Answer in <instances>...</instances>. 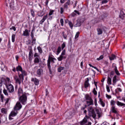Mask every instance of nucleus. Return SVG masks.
Wrapping results in <instances>:
<instances>
[{
    "label": "nucleus",
    "mask_w": 125,
    "mask_h": 125,
    "mask_svg": "<svg viewBox=\"0 0 125 125\" xmlns=\"http://www.w3.org/2000/svg\"><path fill=\"white\" fill-rule=\"evenodd\" d=\"M112 82L113 83H117V75H115L113 77Z\"/></svg>",
    "instance_id": "obj_27"
},
{
    "label": "nucleus",
    "mask_w": 125,
    "mask_h": 125,
    "mask_svg": "<svg viewBox=\"0 0 125 125\" xmlns=\"http://www.w3.org/2000/svg\"><path fill=\"white\" fill-rule=\"evenodd\" d=\"M34 57H35V58L36 57L40 58V55H39V54L38 53H35V54H34Z\"/></svg>",
    "instance_id": "obj_51"
},
{
    "label": "nucleus",
    "mask_w": 125,
    "mask_h": 125,
    "mask_svg": "<svg viewBox=\"0 0 125 125\" xmlns=\"http://www.w3.org/2000/svg\"><path fill=\"white\" fill-rule=\"evenodd\" d=\"M63 58H64V56L61 55L60 57L58 58V61H62L63 60Z\"/></svg>",
    "instance_id": "obj_31"
},
{
    "label": "nucleus",
    "mask_w": 125,
    "mask_h": 125,
    "mask_svg": "<svg viewBox=\"0 0 125 125\" xmlns=\"http://www.w3.org/2000/svg\"><path fill=\"white\" fill-rule=\"evenodd\" d=\"M39 66L41 68H44L45 67V64H44V62H41L39 63Z\"/></svg>",
    "instance_id": "obj_25"
},
{
    "label": "nucleus",
    "mask_w": 125,
    "mask_h": 125,
    "mask_svg": "<svg viewBox=\"0 0 125 125\" xmlns=\"http://www.w3.org/2000/svg\"><path fill=\"white\" fill-rule=\"evenodd\" d=\"M30 11H31V14L32 16L33 17H35V12L34 11V10L31 9Z\"/></svg>",
    "instance_id": "obj_40"
},
{
    "label": "nucleus",
    "mask_w": 125,
    "mask_h": 125,
    "mask_svg": "<svg viewBox=\"0 0 125 125\" xmlns=\"http://www.w3.org/2000/svg\"><path fill=\"white\" fill-rule=\"evenodd\" d=\"M17 114H18V111H17V110H15L14 111H12L10 114L12 117H15V116H17Z\"/></svg>",
    "instance_id": "obj_17"
},
{
    "label": "nucleus",
    "mask_w": 125,
    "mask_h": 125,
    "mask_svg": "<svg viewBox=\"0 0 125 125\" xmlns=\"http://www.w3.org/2000/svg\"><path fill=\"white\" fill-rule=\"evenodd\" d=\"M57 52V55H58V54H59V53H60V52H61V46H59L58 47Z\"/></svg>",
    "instance_id": "obj_30"
},
{
    "label": "nucleus",
    "mask_w": 125,
    "mask_h": 125,
    "mask_svg": "<svg viewBox=\"0 0 125 125\" xmlns=\"http://www.w3.org/2000/svg\"><path fill=\"white\" fill-rule=\"evenodd\" d=\"M65 47H66V44H65V42H63L62 44V49H64V48H65Z\"/></svg>",
    "instance_id": "obj_46"
},
{
    "label": "nucleus",
    "mask_w": 125,
    "mask_h": 125,
    "mask_svg": "<svg viewBox=\"0 0 125 125\" xmlns=\"http://www.w3.org/2000/svg\"><path fill=\"white\" fill-rule=\"evenodd\" d=\"M54 12V10H50L49 13V16H51L53 14V13Z\"/></svg>",
    "instance_id": "obj_49"
},
{
    "label": "nucleus",
    "mask_w": 125,
    "mask_h": 125,
    "mask_svg": "<svg viewBox=\"0 0 125 125\" xmlns=\"http://www.w3.org/2000/svg\"><path fill=\"white\" fill-rule=\"evenodd\" d=\"M10 30H13L14 32L16 31V28L15 26H12L11 28H10Z\"/></svg>",
    "instance_id": "obj_53"
},
{
    "label": "nucleus",
    "mask_w": 125,
    "mask_h": 125,
    "mask_svg": "<svg viewBox=\"0 0 125 125\" xmlns=\"http://www.w3.org/2000/svg\"><path fill=\"white\" fill-rule=\"evenodd\" d=\"M55 60H56V59L53 58L52 57L49 56L48 60H47V67L48 69H49V72L50 74H52V71H51V66L50 65V64L52 62V63H55Z\"/></svg>",
    "instance_id": "obj_2"
},
{
    "label": "nucleus",
    "mask_w": 125,
    "mask_h": 125,
    "mask_svg": "<svg viewBox=\"0 0 125 125\" xmlns=\"http://www.w3.org/2000/svg\"><path fill=\"white\" fill-rule=\"evenodd\" d=\"M74 4V0H68L64 4L63 7L64 8H66L67 9L68 6L69 5H71V4Z\"/></svg>",
    "instance_id": "obj_8"
},
{
    "label": "nucleus",
    "mask_w": 125,
    "mask_h": 125,
    "mask_svg": "<svg viewBox=\"0 0 125 125\" xmlns=\"http://www.w3.org/2000/svg\"><path fill=\"white\" fill-rule=\"evenodd\" d=\"M93 93L94 94V95H97V91H96L95 88H94L93 89Z\"/></svg>",
    "instance_id": "obj_44"
},
{
    "label": "nucleus",
    "mask_w": 125,
    "mask_h": 125,
    "mask_svg": "<svg viewBox=\"0 0 125 125\" xmlns=\"http://www.w3.org/2000/svg\"><path fill=\"white\" fill-rule=\"evenodd\" d=\"M111 110L112 111V113H114V114L118 113V111H117V110H116V108L114 106H112L111 107Z\"/></svg>",
    "instance_id": "obj_20"
},
{
    "label": "nucleus",
    "mask_w": 125,
    "mask_h": 125,
    "mask_svg": "<svg viewBox=\"0 0 125 125\" xmlns=\"http://www.w3.org/2000/svg\"><path fill=\"white\" fill-rule=\"evenodd\" d=\"M16 71L18 72V75H24V76H27V72L23 70L21 65H18L16 67Z\"/></svg>",
    "instance_id": "obj_3"
},
{
    "label": "nucleus",
    "mask_w": 125,
    "mask_h": 125,
    "mask_svg": "<svg viewBox=\"0 0 125 125\" xmlns=\"http://www.w3.org/2000/svg\"><path fill=\"white\" fill-rule=\"evenodd\" d=\"M86 102L88 106H91V105H94V104H93V100H92V99H91V100L86 101Z\"/></svg>",
    "instance_id": "obj_16"
},
{
    "label": "nucleus",
    "mask_w": 125,
    "mask_h": 125,
    "mask_svg": "<svg viewBox=\"0 0 125 125\" xmlns=\"http://www.w3.org/2000/svg\"><path fill=\"white\" fill-rule=\"evenodd\" d=\"M73 3H74V7H76V6H77V1H75L74 0H73Z\"/></svg>",
    "instance_id": "obj_57"
},
{
    "label": "nucleus",
    "mask_w": 125,
    "mask_h": 125,
    "mask_svg": "<svg viewBox=\"0 0 125 125\" xmlns=\"http://www.w3.org/2000/svg\"><path fill=\"white\" fill-rule=\"evenodd\" d=\"M29 55H28V60L29 62H32V60H33V57L34 56V54H33V49L32 47H29L28 48Z\"/></svg>",
    "instance_id": "obj_7"
},
{
    "label": "nucleus",
    "mask_w": 125,
    "mask_h": 125,
    "mask_svg": "<svg viewBox=\"0 0 125 125\" xmlns=\"http://www.w3.org/2000/svg\"><path fill=\"white\" fill-rule=\"evenodd\" d=\"M65 2V0H61V3H64Z\"/></svg>",
    "instance_id": "obj_64"
},
{
    "label": "nucleus",
    "mask_w": 125,
    "mask_h": 125,
    "mask_svg": "<svg viewBox=\"0 0 125 125\" xmlns=\"http://www.w3.org/2000/svg\"><path fill=\"white\" fill-rule=\"evenodd\" d=\"M109 58L111 61L114 60V59H116V56H115V55H112Z\"/></svg>",
    "instance_id": "obj_28"
},
{
    "label": "nucleus",
    "mask_w": 125,
    "mask_h": 125,
    "mask_svg": "<svg viewBox=\"0 0 125 125\" xmlns=\"http://www.w3.org/2000/svg\"><path fill=\"white\" fill-rule=\"evenodd\" d=\"M125 11H121L120 14L119 15V17L122 19H124L125 17Z\"/></svg>",
    "instance_id": "obj_15"
},
{
    "label": "nucleus",
    "mask_w": 125,
    "mask_h": 125,
    "mask_svg": "<svg viewBox=\"0 0 125 125\" xmlns=\"http://www.w3.org/2000/svg\"><path fill=\"white\" fill-rule=\"evenodd\" d=\"M3 92L5 95H8V93L7 92V90H6V89H4Z\"/></svg>",
    "instance_id": "obj_43"
},
{
    "label": "nucleus",
    "mask_w": 125,
    "mask_h": 125,
    "mask_svg": "<svg viewBox=\"0 0 125 125\" xmlns=\"http://www.w3.org/2000/svg\"><path fill=\"white\" fill-rule=\"evenodd\" d=\"M62 37H63L64 40H67V35H62Z\"/></svg>",
    "instance_id": "obj_61"
},
{
    "label": "nucleus",
    "mask_w": 125,
    "mask_h": 125,
    "mask_svg": "<svg viewBox=\"0 0 125 125\" xmlns=\"http://www.w3.org/2000/svg\"><path fill=\"white\" fill-rule=\"evenodd\" d=\"M88 82H89V79H88V78H87L85 79V83H84V87L85 88H86V87H88V86H89V85H90V84H89V83H88Z\"/></svg>",
    "instance_id": "obj_13"
},
{
    "label": "nucleus",
    "mask_w": 125,
    "mask_h": 125,
    "mask_svg": "<svg viewBox=\"0 0 125 125\" xmlns=\"http://www.w3.org/2000/svg\"><path fill=\"white\" fill-rule=\"evenodd\" d=\"M79 36H80V32H77L76 35H75V39H78L79 38Z\"/></svg>",
    "instance_id": "obj_42"
},
{
    "label": "nucleus",
    "mask_w": 125,
    "mask_h": 125,
    "mask_svg": "<svg viewBox=\"0 0 125 125\" xmlns=\"http://www.w3.org/2000/svg\"><path fill=\"white\" fill-rule=\"evenodd\" d=\"M1 112L2 114H5V113H6V109L5 108H2L1 109Z\"/></svg>",
    "instance_id": "obj_38"
},
{
    "label": "nucleus",
    "mask_w": 125,
    "mask_h": 125,
    "mask_svg": "<svg viewBox=\"0 0 125 125\" xmlns=\"http://www.w3.org/2000/svg\"><path fill=\"white\" fill-rule=\"evenodd\" d=\"M114 70L116 75H117V76H120L121 75L120 72H119V70H118V68H117V66L114 67Z\"/></svg>",
    "instance_id": "obj_22"
},
{
    "label": "nucleus",
    "mask_w": 125,
    "mask_h": 125,
    "mask_svg": "<svg viewBox=\"0 0 125 125\" xmlns=\"http://www.w3.org/2000/svg\"><path fill=\"white\" fill-rule=\"evenodd\" d=\"M81 26V22H77L76 24V27H80Z\"/></svg>",
    "instance_id": "obj_54"
},
{
    "label": "nucleus",
    "mask_w": 125,
    "mask_h": 125,
    "mask_svg": "<svg viewBox=\"0 0 125 125\" xmlns=\"http://www.w3.org/2000/svg\"><path fill=\"white\" fill-rule=\"evenodd\" d=\"M106 90L107 92H110V87L108 85H106Z\"/></svg>",
    "instance_id": "obj_55"
},
{
    "label": "nucleus",
    "mask_w": 125,
    "mask_h": 125,
    "mask_svg": "<svg viewBox=\"0 0 125 125\" xmlns=\"http://www.w3.org/2000/svg\"><path fill=\"white\" fill-rule=\"evenodd\" d=\"M47 18V14L43 16V18L41 20V21H40L39 22L40 24L41 25H42L43 22H44L45 20H46Z\"/></svg>",
    "instance_id": "obj_14"
},
{
    "label": "nucleus",
    "mask_w": 125,
    "mask_h": 125,
    "mask_svg": "<svg viewBox=\"0 0 125 125\" xmlns=\"http://www.w3.org/2000/svg\"><path fill=\"white\" fill-rule=\"evenodd\" d=\"M64 69V67H62V66H59L58 68V72H59V73H61V72L62 71H63V70Z\"/></svg>",
    "instance_id": "obj_24"
},
{
    "label": "nucleus",
    "mask_w": 125,
    "mask_h": 125,
    "mask_svg": "<svg viewBox=\"0 0 125 125\" xmlns=\"http://www.w3.org/2000/svg\"><path fill=\"white\" fill-rule=\"evenodd\" d=\"M6 86L7 90H8L10 93H12V92H14V87L13 86L12 84H11V83H9V82H8V83L6 84Z\"/></svg>",
    "instance_id": "obj_6"
},
{
    "label": "nucleus",
    "mask_w": 125,
    "mask_h": 125,
    "mask_svg": "<svg viewBox=\"0 0 125 125\" xmlns=\"http://www.w3.org/2000/svg\"><path fill=\"white\" fill-rule=\"evenodd\" d=\"M22 108V105L21 104V103L20 102H18L16 104L14 108V110H17V111H18V110H20Z\"/></svg>",
    "instance_id": "obj_9"
},
{
    "label": "nucleus",
    "mask_w": 125,
    "mask_h": 125,
    "mask_svg": "<svg viewBox=\"0 0 125 125\" xmlns=\"http://www.w3.org/2000/svg\"><path fill=\"white\" fill-rule=\"evenodd\" d=\"M37 49H38L39 53H42V47H41V46H38L37 47Z\"/></svg>",
    "instance_id": "obj_33"
},
{
    "label": "nucleus",
    "mask_w": 125,
    "mask_h": 125,
    "mask_svg": "<svg viewBox=\"0 0 125 125\" xmlns=\"http://www.w3.org/2000/svg\"><path fill=\"white\" fill-rule=\"evenodd\" d=\"M12 42H15V34H13L12 35Z\"/></svg>",
    "instance_id": "obj_35"
},
{
    "label": "nucleus",
    "mask_w": 125,
    "mask_h": 125,
    "mask_svg": "<svg viewBox=\"0 0 125 125\" xmlns=\"http://www.w3.org/2000/svg\"><path fill=\"white\" fill-rule=\"evenodd\" d=\"M88 110L89 111V117H92L93 119H96V114L94 112V109L92 107L90 106L88 108Z\"/></svg>",
    "instance_id": "obj_4"
},
{
    "label": "nucleus",
    "mask_w": 125,
    "mask_h": 125,
    "mask_svg": "<svg viewBox=\"0 0 125 125\" xmlns=\"http://www.w3.org/2000/svg\"><path fill=\"white\" fill-rule=\"evenodd\" d=\"M117 105H118V106H121V107H122V106H125V104H124L123 103H121L119 101H118Z\"/></svg>",
    "instance_id": "obj_32"
},
{
    "label": "nucleus",
    "mask_w": 125,
    "mask_h": 125,
    "mask_svg": "<svg viewBox=\"0 0 125 125\" xmlns=\"http://www.w3.org/2000/svg\"><path fill=\"white\" fill-rule=\"evenodd\" d=\"M29 30H28V29H25V31H23L22 36H24L25 37H29Z\"/></svg>",
    "instance_id": "obj_18"
},
{
    "label": "nucleus",
    "mask_w": 125,
    "mask_h": 125,
    "mask_svg": "<svg viewBox=\"0 0 125 125\" xmlns=\"http://www.w3.org/2000/svg\"><path fill=\"white\" fill-rule=\"evenodd\" d=\"M100 102L103 107H105V104L104 103V102H103V101H102V100L100 99Z\"/></svg>",
    "instance_id": "obj_37"
},
{
    "label": "nucleus",
    "mask_w": 125,
    "mask_h": 125,
    "mask_svg": "<svg viewBox=\"0 0 125 125\" xmlns=\"http://www.w3.org/2000/svg\"><path fill=\"white\" fill-rule=\"evenodd\" d=\"M0 99L1 102H3V99H4V97L3 96V95L0 94Z\"/></svg>",
    "instance_id": "obj_45"
},
{
    "label": "nucleus",
    "mask_w": 125,
    "mask_h": 125,
    "mask_svg": "<svg viewBox=\"0 0 125 125\" xmlns=\"http://www.w3.org/2000/svg\"><path fill=\"white\" fill-rule=\"evenodd\" d=\"M43 72L42 69H39L37 71V75H38V76H42Z\"/></svg>",
    "instance_id": "obj_19"
},
{
    "label": "nucleus",
    "mask_w": 125,
    "mask_h": 125,
    "mask_svg": "<svg viewBox=\"0 0 125 125\" xmlns=\"http://www.w3.org/2000/svg\"><path fill=\"white\" fill-rule=\"evenodd\" d=\"M97 114H98L99 118H100L101 114L100 112H99V110H97Z\"/></svg>",
    "instance_id": "obj_56"
},
{
    "label": "nucleus",
    "mask_w": 125,
    "mask_h": 125,
    "mask_svg": "<svg viewBox=\"0 0 125 125\" xmlns=\"http://www.w3.org/2000/svg\"><path fill=\"white\" fill-rule=\"evenodd\" d=\"M32 43H33V44L36 43V39H33Z\"/></svg>",
    "instance_id": "obj_58"
},
{
    "label": "nucleus",
    "mask_w": 125,
    "mask_h": 125,
    "mask_svg": "<svg viewBox=\"0 0 125 125\" xmlns=\"http://www.w3.org/2000/svg\"><path fill=\"white\" fill-rule=\"evenodd\" d=\"M8 102H9V99L7 98L6 99V102H5V104H7L8 103Z\"/></svg>",
    "instance_id": "obj_62"
},
{
    "label": "nucleus",
    "mask_w": 125,
    "mask_h": 125,
    "mask_svg": "<svg viewBox=\"0 0 125 125\" xmlns=\"http://www.w3.org/2000/svg\"><path fill=\"white\" fill-rule=\"evenodd\" d=\"M107 83L108 84H112V79L110 76L107 77Z\"/></svg>",
    "instance_id": "obj_23"
},
{
    "label": "nucleus",
    "mask_w": 125,
    "mask_h": 125,
    "mask_svg": "<svg viewBox=\"0 0 125 125\" xmlns=\"http://www.w3.org/2000/svg\"><path fill=\"white\" fill-rule=\"evenodd\" d=\"M60 23L61 24V26L63 27V26H64V20L63 19H61L60 20Z\"/></svg>",
    "instance_id": "obj_36"
},
{
    "label": "nucleus",
    "mask_w": 125,
    "mask_h": 125,
    "mask_svg": "<svg viewBox=\"0 0 125 125\" xmlns=\"http://www.w3.org/2000/svg\"><path fill=\"white\" fill-rule=\"evenodd\" d=\"M85 100L87 101L88 100H90L91 99V97L90 96H89V95H86L85 96Z\"/></svg>",
    "instance_id": "obj_29"
},
{
    "label": "nucleus",
    "mask_w": 125,
    "mask_h": 125,
    "mask_svg": "<svg viewBox=\"0 0 125 125\" xmlns=\"http://www.w3.org/2000/svg\"><path fill=\"white\" fill-rule=\"evenodd\" d=\"M105 96L108 99H111V98H112V96H111V95H109L107 94H105Z\"/></svg>",
    "instance_id": "obj_50"
},
{
    "label": "nucleus",
    "mask_w": 125,
    "mask_h": 125,
    "mask_svg": "<svg viewBox=\"0 0 125 125\" xmlns=\"http://www.w3.org/2000/svg\"><path fill=\"white\" fill-rule=\"evenodd\" d=\"M110 104L112 105V106H113V105H115V104H116V102H115L114 100H111L110 102Z\"/></svg>",
    "instance_id": "obj_47"
},
{
    "label": "nucleus",
    "mask_w": 125,
    "mask_h": 125,
    "mask_svg": "<svg viewBox=\"0 0 125 125\" xmlns=\"http://www.w3.org/2000/svg\"><path fill=\"white\" fill-rule=\"evenodd\" d=\"M38 16H40V17L43 16V13L41 12V14H40V13H39Z\"/></svg>",
    "instance_id": "obj_59"
},
{
    "label": "nucleus",
    "mask_w": 125,
    "mask_h": 125,
    "mask_svg": "<svg viewBox=\"0 0 125 125\" xmlns=\"http://www.w3.org/2000/svg\"><path fill=\"white\" fill-rule=\"evenodd\" d=\"M68 25L70 26V28L72 29H73V27H74V24H73V23L72 22V21H68Z\"/></svg>",
    "instance_id": "obj_26"
},
{
    "label": "nucleus",
    "mask_w": 125,
    "mask_h": 125,
    "mask_svg": "<svg viewBox=\"0 0 125 125\" xmlns=\"http://www.w3.org/2000/svg\"><path fill=\"white\" fill-rule=\"evenodd\" d=\"M31 82H33L35 85H39L40 83V81H39V80L36 78H31Z\"/></svg>",
    "instance_id": "obj_11"
},
{
    "label": "nucleus",
    "mask_w": 125,
    "mask_h": 125,
    "mask_svg": "<svg viewBox=\"0 0 125 125\" xmlns=\"http://www.w3.org/2000/svg\"><path fill=\"white\" fill-rule=\"evenodd\" d=\"M12 117V116H11V115L10 114L9 116V120H13V118Z\"/></svg>",
    "instance_id": "obj_63"
},
{
    "label": "nucleus",
    "mask_w": 125,
    "mask_h": 125,
    "mask_svg": "<svg viewBox=\"0 0 125 125\" xmlns=\"http://www.w3.org/2000/svg\"><path fill=\"white\" fill-rule=\"evenodd\" d=\"M65 54H66V51L65 50H63L62 52V54H61V56H64V55H65Z\"/></svg>",
    "instance_id": "obj_48"
},
{
    "label": "nucleus",
    "mask_w": 125,
    "mask_h": 125,
    "mask_svg": "<svg viewBox=\"0 0 125 125\" xmlns=\"http://www.w3.org/2000/svg\"><path fill=\"white\" fill-rule=\"evenodd\" d=\"M40 60H41V58L36 57L34 59V63H40Z\"/></svg>",
    "instance_id": "obj_21"
},
{
    "label": "nucleus",
    "mask_w": 125,
    "mask_h": 125,
    "mask_svg": "<svg viewBox=\"0 0 125 125\" xmlns=\"http://www.w3.org/2000/svg\"><path fill=\"white\" fill-rule=\"evenodd\" d=\"M108 2V0H103L102 1V4H104V3H107Z\"/></svg>",
    "instance_id": "obj_52"
},
{
    "label": "nucleus",
    "mask_w": 125,
    "mask_h": 125,
    "mask_svg": "<svg viewBox=\"0 0 125 125\" xmlns=\"http://www.w3.org/2000/svg\"><path fill=\"white\" fill-rule=\"evenodd\" d=\"M63 13H64V8L61 7L60 8V13H61V14H62Z\"/></svg>",
    "instance_id": "obj_41"
},
{
    "label": "nucleus",
    "mask_w": 125,
    "mask_h": 125,
    "mask_svg": "<svg viewBox=\"0 0 125 125\" xmlns=\"http://www.w3.org/2000/svg\"><path fill=\"white\" fill-rule=\"evenodd\" d=\"M106 29L105 26L102 27V28H98L97 29V31L98 32V35H102L103 33V31Z\"/></svg>",
    "instance_id": "obj_10"
},
{
    "label": "nucleus",
    "mask_w": 125,
    "mask_h": 125,
    "mask_svg": "<svg viewBox=\"0 0 125 125\" xmlns=\"http://www.w3.org/2000/svg\"><path fill=\"white\" fill-rule=\"evenodd\" d=\"M19 76L16 75L14 76V79L16 83H19V84H21V83H22L24 81V75L23 74H18Z\"/></svg>",
    "instance_id": "obj_1"
},
{
    "label": "nucleus",
    "mask_w": 125,
    "mask_h": 125,
    "mask_svg": "<svg viewBox=\"0 0 125 125\" xmlns=\"http://www.w3.org/2000/svg\"><path fill=\"white\" fill-rule=\"evenodd\" d=\"M19 101L22 104L25 105V104L27 103V96L25 94H23L22 96L20 97Z\"/></svg>",
    "instance_id": "obj_5"
},
{
    "label": "nucleus",
    "mask_w": 125,
    "mask_h": 125,
    "mask_svg": "<svg viewBox=\"0 0 125 125\" xmlns=\"http://www.w3.org/2000/svg\"><path fill=\"white\" fill-rule=\"evenodd\" d=\"M104 58V57L103 56V55H101L99 58L97 59V60H98V61L102 60V59H103Z\"/></svg>",
    "instance_id": "obj_39"
},
{
    "label": "nucleus",
    "mask_w": 125,
    "mask_h": 125,
    "mask_svg": "<svg viewBox=\"0 0 125 125\" xmlns=\"http://www.w3.org/2000/svg\"><path fill=\"white\" fill-rule=\"evenodd\" d=\"M115 75V72L114 71H112L109 74L110 78H113V76Z\"/></svg>",
    "instance_id": "obj_34"
},
{
    "label": "nucleus",
    "mask_w": 125,
    "mask_h": 125,
    "mask_svg": "<svg viewBox=\"0 0 125 125\" xmlns=\"http://www.w3.org/2000/svg\"><path fill=\"white\" fill-rule=\"evenodd\" d=\"M18 94L19 95V96H21L23 95V89H22V88H21V87H20L18 89Z\"/></svg>",
    "instance_id": "obj_12"
},
{
    "label": "nucleus",
    "mask_w": 125,
    "mask_h": 125,
    "mask_svg": "<svg viewBox=\"0 0 125 125\" xmlns=\"http://www.w3.org/2000/svg\"><path fill=\"white\" fill-rule=\"evenodd\" d=\"M94 104L95 106H97V100H96V99H95Z\"/></svg>",
    "instance_id": "obj_60"
}]
</instances>
